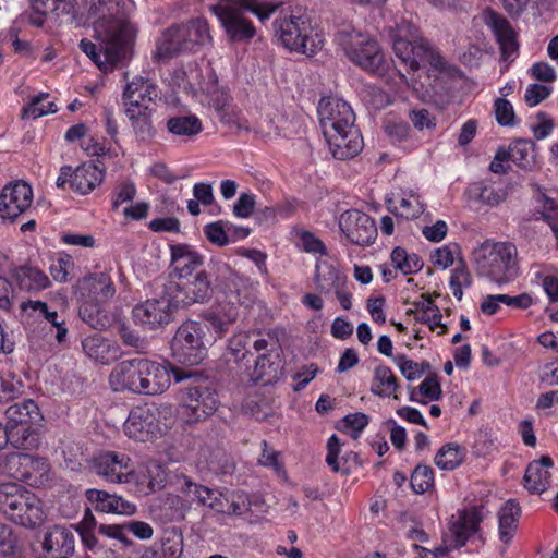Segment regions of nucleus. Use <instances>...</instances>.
<instances>
[{
	"instance_id": "obj_1",
	"label": "nucleus",
	"mask_w": 558,
	"mask_h": 558,
	"mask_svg": "<svg viewBox=\"0 0 558 558\" xmlns=\"http://www.w3.org/2000/svg\"><path fill=\"white\" fill-rule=\"evenodd\" d=\"M132 0H97L88 10L98 46L87 39L80 43L81 50L101 70L108 71L120 62L135 36L129 22Z\"/></svg>"
},
{
	"instance_id": "obj_2",
	"label": "nucleus",
	"mask_w": 558,
	"mask_h": 558,
	"mask_svg": "<svg viewBox=\"0 0 558 558\" xmlns=\"http://www.w3.org/2000/svg\"><path fill=\"white\" fill-rule=\"evenodd\" d=\"M319 123L332 156L351 159L363 148V138L355 126L351 106L338 97L322 98L318 104Z\"/></svg>"
},
{
	"instance_id": "obj_3",
	"label": "nucleus",
	"mask_w": 558,
	"mask_h": 558,
	"mask_svg": "<svg viewBox=\"0 0 558 558\" xmlns=\"http://www.w3.org/2000/svg\"><path fill=\"white\" fill-rule=\"evenodd\" d=\"M282 2L269 0H222L211 7L226 34L232 41H246L255 36L253 23L244 16V11L256 15L260 22L267 21Z\"/></svg>"
},
{
	"instance_id": "obj_4",
	"label": "nucleus",
	"mask_w": 558,
	"mask_h": 558,
	"mask_svg": "<svg viewBox=\"0 0 558 558\" xmlns=\"http://www.w3.org/2000/svg\"><path fill=\"white\" fill-rule=\"evenodd\" d=\"M158 86L149 78L135 76L123 90L122 100L124 113L131 126L141 140L150 138L154 135L151 116L153 106L159 98Z\"/></svg>"
},
{
	"instance_id": "obj_5",
	"label": "nucleus",
	"mask_w": 558,
	"mask_h": 558,
	"mask_svg": "<svg viewBox=\"0 0 558 558\" xmlns=\"http://www.w3.org/2000/svg\"><path fill=\"white\" fill-rule=\"evenodd\" d=\"M274 31L278 41L290 51L313 56L324 46L323 36L305 12L281 13L274 22Z\"/></svg>"
},
{
	"instance_id": "obj_6",
	"label": "nucleus",
	"mask_w": 558,
	"mask_h": 558,
	"mask_svg": "<svg viewBox=\"0 0 558 558\" xmlns=\"http://www.w3.org/2000/svg\"><path fill=\"white\" fill-rule=\"evenodd\" d=\"M396 57L411 71H416L422 63H429L434 69H445V59L435 51L429 43L417 36V28L408 21H402L389 29Z\"/></svg>"
},
{
	"instance_id": "obj_7",
	"label": "nucleus",
	"mask_w": 558,
	"mask_h": 558,
	"mask_svg": "<svg viewBox=\"0 0 558 558\" xmlns=\"http://www.w3.org/2000/svg\"><path fill=\"white\" fill-rule=\"evenodd\" d=\"M517 247L510 242L485 241L473 253L477 274L498 284L508 283L517 276Z\"/></svg>"
},
{
	"instance_id": "obj_8",
	"label": "nucleus",
	"mask_w": 558,
	"mask_h": 558,
	"mask_svg": "<svg viewBox=\"0 0 558 558\" xmlns=\"http://www.w3.org/2000/svg\"><path fill=\"white\" fill-rule=\"evenodd\" d=\"M335 41L343 50L347 58L364 71L383 76L388 62L376 40L356 31L351 25H344L335 34Z\"/></svg>"
},
{
	"instance_id": "obj_9",
	"label": "nucleus",
	"mask_w": 558,
	"mask_h": 558,
	"mask_svg": "<svg viewBox=\"0 0 558 558\" xmlns=\"http://www.w3.org/2000/svg\"><path fill=\"white\" fill-rule=\"evenodd\" d=\"M0 509L9 520L25 527L40 525L45 517L41 501L13 482L0 484Z\"/></svg>"
},
{
	"instance_id": "obj_10",
	"label": "nucleus",
	"mask_w": 558,
	"mask_h": 558,
	"mask_svg": "<svg viewBox=\"0 0 558 558\" xmlns=\"http://www.w3.org/2000/svg\"><path fill=\"white\" fill-rule=\"evenodd\" d=\"M168 414H171L170 407L137 405L130 411L124 422V433L137 441H153L170 428Z\"/></svg>"
},
{
	"instance_id": "obj_11",
	"label": "nucleus",
	"mask_w": 558,
	"mask_h": 558,
	"mask_svg": "<svg viewBox=\"0 0 558 558\" xmlns=\"http://www.w3.org/2000/svg\"><path fill=\"white\" fill-rule=\"evenodd\" d=\"M206 326L195 320L184 322L171 341L172 356L181 364L197 365L207 354L204 342Z\"/></svg>"
},
{
	"instance_id": "obj_12",
	"label": "nucleus",
	"mask_w": 558,
	"mask_h": 558,
	"mask_svg": "<svg viewBox=\"0 0 558 558\" xmlns=\"http://www.w3.org/2000/svg\"><path fill=\"white\" fill-rule=\"evenodd\" d=\"M4 471L13 478L24 481L31 486L39 487L48 480L50 466L45 458L29 453H9L4 463Z\"/></svg>"
},
{
	"instance_id": "obj_13",
	"label": "nucleus",
	"mask_w": 558,
	"mask_h": 558,
	"mask_svg": "<svg viewBox=\"0 0 558 558\" xmlns=\"http://www.w3.org/2000/svg\"><path fill=\"white\" fill-rule=\"evenodd\" d=\"M216 392L207 386L186 387L182 391L180 415L186 422H198L211 415L218 408Z\"/></svg>"
},
{
	"instance_id": "obj_14",
	"label": "nucleus",
	"mask_w": 558,
	"mask_h": 558,
	"mask_svg": "<svg viewBox=\"0 0 558 558\" xmlns=\"http://www.w3.org/2000/svg\"><path fill=\"white\" fill-rule=\"evenodd\" d=\"M94 472L109 483H131L135 470L128 454L117 451L100 452L93 459Z\"/></svg>"
},
{
	"instance_id": "obj_15",
	"label": "nucleus",
	"mask_w": 558,
	"mask_h": 558,
	"mask_svg": "<svg viewBox=\"0 0 558 558\" xmlns=\"http://www.w3.org/2000/svg\"><path fill=\"white\" fill-rule=\"evenodd\" d=\"M178 307L173 296L169 295L166 287L165 294L158 299H149L134 306L132 311L136 325L155 329L171 320L172 310Z\"/></svg>"
},
{
	"instance_id": "obj_16",
	"label": "nucleus",
	"mask_w": 558,
	"mask_h": 558,
	"mask_svg": "<svg viewBox=\"0 0 558 558\" xmlns=\"http://www.w3.org/2000/svg\"><path fill=\"white\" fill-rule=\"evenodd\" d=\"M169 295L173 296L178 306H189L195 303H205L213 295V283L208 274L198 271L186 282H170L168 286Z\"/></svg>"
},
{
	"instance_id": "obj_17",
	"label": "nucleus",
	"mask_w": 558,
	"mask_h": 558,
	"mask_svg": "<svg viewBox=\"0 0 558 558\" xmlns=\"http://www.w3.org/2000/svg\"><path fill=\"white\" fill-rule=\"evenodd\" d=\"M33 203V189L24 181L7 184L0 193V218L10 222L26 213Z\"/></svg>"
},
{
	"instance_id": "obj_18",
	"label": "nucleus",
	"mask_w": 558,
	"mask_h": 558,
	"mask_svg": "<svg viewBox=\"0 0 558 558\" xmlns=\"http://www.w3.org/2000/svg\"><path fill=\"white\" fill-rule=\"evenodd\" d=\"M339 228L351 243L361 246L373 244L377 236L374 219L356 209L347 210L340 216Z\"/></svg>"
},
{
	"instance_id": "obj_19",
	"label": "nucleus",
	"mask_w": 558,
	"mask_h": 558,
	"mask_svg": "<svg viewBox=\"0 0 558 558\" xmlns=\"http://www.w3.org/2000/svg\"><path fill=\"white\" fill-rule=\"evenodd\" d=\"M145 359H130L113 366L109 375V385L116 392L141 395Z\"/></svg>"
},
{
	"instance_id": "obj_20",
	"label": "nucleus",
	"mask_w": 558,
	"mask_h": 558,
	"mask_svg": "<svg viewBox=\"0 0 558 558\" xmlns=\"http://www.w3.org/2000/svg\"><path fill=\"white\" fill-rule=\"evenodd\" d=\"M171 372L177 381L184 378L169 365L145 359L141 395L155 396L165 392L171 385Z\"/></svg>"
},
{
	"instance_id": "obj_21",
	"label": "nucleus",
	"mask_w": 558,
	"mask_h": 558,
	"mask_svg": "<svg viewBox=\"0 0 558 558\" xmlns=\"http://www.w3.org/2000/svg\"><path fill=\"white\" fill-rule=\"evenodd\" d=\"M78 292L81 300L104 305L114 296L116 287L108 272H95L80 280Z\"/></svg>"
},
{
	"instance_id": "obj_22",
	"label": "nucleus",
	"mask_w": 558,
	"mask_h": 558,
	"mask_svg": "<svg viewBox=\"0 0 558 558\" xmlns=\"http://www.w3.org/2000/svg\"><path fill=\"white\" fill-rule=\"evenodd\" d=\"M483 22L494 33L501 54L505 59L510 58L518 49L515 33L509 21L500 13L487 9L483 13Z\"/></svg>"
},
{
	"instance_id": "obj_23",
	"label": "nucleus",
	"mask_w": 558,
	"mask_h": 558,
	"mask_svg": "<svg viewBox=\"0 0 558 558\" xmlns=\"http://www.w3.org/2000/svg\"><path fill=\"white\" fill-rule=\"evenodd\" d=\"M481 515L475 510L462 512L457 520L451 521L444 542L448 549H459L464 546L471 535L476 533Z\"/></svg>"
},
{
	"instance_id": "obj_24",
	"label": "nucleus",
	"mask_w": 558,
	"mask_h": 558,
	"mask_svg": "<svg viewBox=\"0 0 558 558\" xmlns=\"http://www.w3.org/2000/svg\"><path fill=\"white\" fill-rule=\"evenodd\" d=\"M220 271L226 275L229 299L234 303V298L238 304L244 307L252 306L257 299L258 282L239 275L227 264L221 265Z\"/></svg>"
},
{
	"instance_id": "obj_25",
	"label": "nucleus",
	"mask_w": 558,
	"mask_h": 558,
	"mask_svg": "<svg viewBox=\"0 0 558 558\" xmlns=\"http://www.w3.org/2000/svg\"><path fill=\"white\" fill-rule=\"evenodd\" d=\"M87 501L97 512L120 515H132L136 512V506L121 496L109 494L106 490L89 488L85 492Z\"/></svg>"
},
{
	"instance_id": "obj_26",
	"label": "nucleus",
	"mask_w": 558,
	"mask_h": 558,
	"mask_svg": "<svg viewBox=\"0 0 558 558\" xmlns=\"http://www.w3.org/2000/svg\"><path fill=\"white\" fill-rule=\"evenodd\" d=\"M82 348L90 360L102 365H109L122 355L121 348L116 341L98 333L85 337L82 340Z\"/></svg>"
},
{
	"instance_id": "obj_27",
	"label": "nucleus",
	"mask_w": 558,
	"mask_h": 558,
	"mask_svg": "<svg viewBox=\"0 0 558 558\" xmlns=\"http://www.w3.org/2000/svg\"><path fill=\"white\" fill-rule=\"evenodd\" d=\"M170 251L173 272L180 279L191 277L204 264V256L191 245L174 244Z\"/></svg>"
},
{
	"instance_id": "obj_28",
	"label": "nucleus",
	"mask_w": 558,
	"mask_h": 558,
	"mask_svg": "<svg viewBox=\"0 0 558 558\" xmlns=\"http://www.w3.org/2000/svg\"><path fill=\"white\" fill-rule=\"evenodd\" d=\"M43 548L49 558H69L75 548L74 533L64 526L56 525L47 532Z\"/></svg>"
},
{
	"instance_id": "obj_29",
	"label": "nucleus",
	"mask_w": 558,
	"mask_h": 558,
	"mask_svg": "<svg viewBox=\"0 0 558 558\" xmlns=\"http://www.w3.org/2000/svg\"><path fill=\"white\" fill-rule=\"evenodd\" d=\"M22 312L35 318H44L57 329L56 339L59 343L63 342L68 335L65 320L61 318L56 310H52L46 302L39 300H28L21 303Z\"/></svg>"
},
{
	"instance_id": "obj_30",
	"label": "nucleus",
	"mask_w": 558,
	"mask_h": 558,
	"mask_svg": "<svg viewBox=\"0 0 558 558\" xmlns=\"http://www.w3.org/2000/svg\"><path fill=\"white\" fill-rule=\"evenodd\" d=\"M553 460L544 456L537 461L531 462L523 477L524 487L532 494H542L550 485V472Z\"/></svg>"
},
{
	"instance_id": "obj_31",
	"label": "nucleus",
	"mask_w": 558,
	"mask_h": 558,
	"mask_svg": "<svg viewBox=\"0 0 558 558\" xmlns=\"http://www.w3.org/2000/svg\"><path fill=\"white\" fill-rule=\"evenodd\" d=\"M167 481L166 469L156 461L145 463L138 472H135V478L138 487V493L142 495H149L156 490L161 489Z\"/></svg>"
},
{
	"instance_id": "obj_32",
	"label": "nucleus",
	"mask_w": 558,
	"mask_h": 558,
	"mask_svg": "<svg viewBox=\"0 0 558 558\" xmlns=\"http://www.w3.org/2000/svg\"><path fill=\"white\" fill-rule=\"evenodd\" d=\"M175 26L186 51L196 50L211 40L208 23L203 19H195Z\"/></svg>"
},
{
	"instance_id": "obj_33",
	"label": "nucleus",
	"mask_w": 558,
	"mask_h": 558,
	"mask_svg": "<svg viewBox=\"0 0 558 558\" xmlns=\"http://www.w3.org/2000/svg\"><path fill=\"white\" fill-rule=\"evenodd\" d=\"M5 416L9 429L35 425L41 418L39 408L31 399L10 405L5 411Z\"/></svg>"
},
{
	"instance_id": "obj_34",
	"label": "nucleus",
	"mask_w": 558,
	"mask_h": 558,
	"mask_svg": "<svg viewBox=\"0 0 558 558\" xmlns=\"http://www.w3.org/2000/svg\"><path fill=\"white\" fill-rule=\"evenodd\" d=\"M104 180V171L94 163H82L73 170L71 190L77 194L86 195L98 186Z\"/></svg>"
},
{
	"instance_id": "obj_35",
	"label": "nucleus",
	"mask_w": 558,
	"mask_h": 558,
	"mask_svg": "<svg viewBox=\"0 0 558 558\" xmlns=\"http://www.w3.org/2000/svg\"><path fill=\"white\" fill-rule=\"evenodd\" d=\"M239 316L238 307L229 300L228 302H218L205 313V319L218 335L228 331Z\"/></svg>"
},
{
	"instance_id": "obj_36",
	"label": "nucleus",
	"mask_w": 558,
	"mask_h": 558,
	"mask_svg": "<svg viewBox=\"0 0 558 558\" xmlns=\"http://www.w3.org/2000/svg\"><path fill=\"white\" fill-rule=\"evenodd\" d=\"M186 51L184 43L175 25L165 29L156 43V50L153 52L155 61H162L173 58L180 52Z\"/></svg>"
},
{
	"instance_id": "obj_37",
	"label": "nucleus",
	"mask_w": 558,
	"mask_h": 558,
	"mask_svg": "<svg viewBox=\"0 0 558 558\" xmlns=\"http://www.w3.org/2000/svg\"><path fill=\"white\" fill-rule=\"evenodd\" d=\"M347 277L332 264L317 263L315 266L314 282L322 293L332 292L339 284H344Z\"/></svg>"
},
{
	"instance_id": "obj_38",
	"label": "nucleus",
	"mask_w": 558,
	"mask_h": 558,
	"mask_svg": "<svg viewBox=\"0 0 558 558\" xmlns=\"http://www.w3.org/2000/svg\"><path fill=\"white\" fill-rule=\"evenodd\" d=\"M521 514V508L518 502L510 499L499 510V538L502 543L508 544L514 536L518 522Z\"/></svg>"
},
{
	"instance_id": "obj_39",
	"label": "nucleus",
	"mask_w": 558,
	"mask_h": 558,
	"mask_svg": "<svg viewBox=\"0 0 558 558\" xmlns=\"http://www.w3.org/2000/svg\"><path fill=\"white\" fill-rule=\"evenodd\" d=\"M389 210L398 217L404 219H415L423 214L425 206L421 197L414 192H403L402 195L395 202L388 199Z\"/></svg>"
},
{
	"instance_id": "obj_40",
	"label": "nucleus",
	"mask_w": 558,
	"mask_h": 558,
	"mask_svg": "<svg viewBox=\"0 0 558 558\" xmlns=\"http://www.w3.org/2000/svg\"><path fill=\"white\" fill-rule=\"evenodd\" d=\"M13 278L20 289L28 292H38L50 286V280L41 270L31 267L21 266L14 269Z\"/></svg>"
},
{
	"instance_id": "obj_41",
	"label": "nucleus",
	"mask_w": 558,
	"mask_h": 558,
	"mask_svg": "<svg viewBox=\"0 0 558 558\" xmlns=\"http://www.w3.org/2000/svg\"><path fill=\"white\" fill-rule=\"evenodd\" d=\"M253 355L250 332H238L231 337L227 351L229 361L233 360L241 368L244 367L248 369L253 361Z\"/></svg>"
},
{
	"instance_id": "obj_42",
	"label": "nucleus",
	"mask_w": 558,
	"mask_h": 558,
	"mask_svg": "<svg viewBox=\"0 0 558 558\" xmlns=\"http://www.w3.org/2000/svg\"><path fill=\"white\" fill-rule=\"evenodd\" d=\"M509 160L523 170H531L535 163V146L533 141L519 138L506 149Z\"/></svg>"
},
{
	"instance_id": "obj_43",
	"label": "nucleus",
	"mask_w": 558,
	"mask_h": 558,
	"mask_svg": "<svg viewBox=\"0 0 558 558\" xmlns=\"http://www.w3.org/2000/svg\"><path fill=\"white\" fill-rule=\"evenodd\" d=\"M397 377L391 368L386 365H378L374 369V376L371 385V391L380 397L389 398L398 389Z\"/></svg>"
},
{
	"instance_id": "obj_44",
	"label": "nucleus",
	"mask_w": 558,
	"mask_h": 558,
	"mask_svg": "<svg viewBox=\"0 0 558 558\" xmlns=\"http://www.w3.org/2000/svg\"><path fill=\"white\" fill-rule=\"evenodd\" d=\"M167 130L174 136L193 137L202 132V121L194 114L175 116L167 121Z\"/></svg>"
},
{
	"instance_id": "obj_45",
	"label": "nucleus",
	"mask_w": 558,
	"mask_h": 558,
	"mask_svg": "<svg viewBox=\"0 0 558 558\" xmlns=\"http://www.w3.org/2000/svg\"><path fill=\"white\" fill-rule=\"evenodd\" d=\"M465 458L464 447L449 442L442 446L435 456V464L446 471H451L458 468Z\"/></svg>"
},
{
	"instance_id": "obj_46",
	"label": "nucleus",
	"mask_w": 558,
	"mask_h": 558,
	"mask_svg": "<svg viewBox=\"0 0 558 558\" xmlns=\"http://www.w3.org/2000/svg\"><path fill=\"white\" fill-rule=\"evenodd\" d=\"M251 335V349H254L256 353H258L256 359H253V363L255 365V374L257 377H260L262 371L265 367V362L267 360L268 352H271L277 341L270 335L266 337H260V332L250 331Z\"/></svg>"
},
{
	"instance_id": "obj_47",
	"label": "nucleus",
	"mask_w": 558,
	"mask_h": 558,
	"mask_svg": "<svg viewBox=\"0 0 558 558\" xmlns=\"http://www.w3.org/2000/svg\"><path fill=\"white\" fill-rule=\"evenodd\" d=\"M9 442L16 449L32 450L40 445V436L34 425L9 429Z\"/></svg>"
},
{
	"instance_id": "obj_48",
	"label": "nucleus",
	"mask_w": 558,
	"mask_h": 558,
	"mask_svg": "<svg viewBox=\"0 0 558 558\" xmlns=\"http://www.w3.org/2000/svg\"><path fill=\"white\" fill-rule=\"evenodd\" d=\"M58 106L48 93H39L34 96L26 107L23 108V118L38 119L49 113H56Z\"/></svg>"
},
{
	"instance_id": "obj_49",
	"label": "nucleus",
	"mask_w": 558,
	"mask_h": 558,
	"mask_svg": "<svg viewBox=\"0 0 558 558\" xmlns=\"http://www.w3.org/2000/svg\"><path fill=\"white\" fill-rule=\"evenodd\" d=\"M390 258L393 267L400 270L403 275L418 272L424 265L422 258L417 254H409L402 247L393 248Z\"/></svg>"
},
{
	"instance_id": "obj_50",
	"label": "nucleus",
	"mask_w": 558,
	"mask_h": 558,
	"mask_svg": "<svg viewBox=\"0 0 558 558\" xmlns=\"http://www.w3.org/2000/svg\"><path fill=\"white\" fill-rule=\"evenodd\" d=\"M410 485L415 494H424L434 486V471L429 465L417 464L410 478Z\"/></svg>"
},
{
	"instance_id": "obj_51",
	"label": "nucleus",
	"mask_w": 558,
	"mask_h": 558,
	"mask_svg": "<svg viewBox=\"0 0 558 558\" xmlns=\"http://www.w3.org/2000/svg\"><path fill=\"white\" fill-rule=\"evenodd\" d=\"M81 306L78 315L84 323L93 327L94 329H101L106 326L105 316L102 314L101 306L87 300H81Z\"/></svg>"
},
{
	"instance_id": "obj_52",
	"label": "nucleus",
	"mask_w": 558,
	"mask_h": 558,
	"mask_svg": "<svg viewBox=\"0 0 558 558\" xmlns=\"http://www.w3.org/2000/svg\"><path fill=\"white\" fill-rule=\"evenodd\" d=\"M472 284V276L468 270L466 266L461 262L456 268L452 270L449 286L452 291V294L458 300H461L463 296V288H469Z\"/></svg>"
},
{
	"instance_id": "obj_53",
	"label": "nucleus",
	"mask_w": 558,
	"mask_h": 558,
	"mask_svg": "<svg viewBox=\"0 0 558 558\" xmlns=\"http://www.w3.org/2000/svg\"><path fill=\"white\" fill-rule=\"evenodd\" d=\"M393 362L399 367L401 374L408 380H415L422 377L425 372L429 368V363H415L409 360L405 355H397L393 357Z\"/></svg>"
},
{
	"instance_id": "obj_54",
	"label": "nucleus",
	"mask_w": 558,
	"mask_h": 558,
	"mask_svg": "<svg viewBox=\"0 0 558 558\" xmlns=\"http://www.w3.org/2000/svg\"><path fill=\"white\" fill-rule=\"evenodd\" d=\"M23 384L11 373L0 372V402H8L22 393Z\"/></svg>"
},
{
	"instance_id": "obj_55",
	"label": "nucleus",
	"mask_w": 558,
	"mask_h": 558,
	"mask_svg": "<svg viewBox=\"0 0 558 558\" xmlns=\"http://www.w3.org/2000/svg\"><path fill=\"white\" fill-rule=\"evenodd\" d=\"M205 97L207 105L214 108L222 118L229 105V95L223 89H220L215 82L206 88Z\"/></svg>"
},
{
	"instance_id": "obj_56",
	"label": "nucleus",
	"mask_w": 558,
	"mask_h": 558,
	"mask_svg": "<svg viewBox=\"0 0 558 558\" xmlns=\"http://www.w3.org/2000/svg\"><path fill=\"white\" fill-rule=\"evenodd\" d=\"M368 423L369 416L362 412L348 414L342 420L343 430L354 439L361 436Z\"/></svg>"
},
{
	"instance_id": "obj_57",
	"label": "nucleus",
	"mask_w": 558,
	"mask_h": 558,
	"mask_svg": "<svg viewBox=\"0 0 558 558\" xmlns=\"http://www.w3.org/2000/svg\"><path fill=\"white\" fill-rule=\"evenodd\" d=\"M232 227V225L228 221H216L205 226V234L207 239L219 246L227 245L229 243V238L227 231Z\"/></svg>"
},
{
	"instance_id": "obj_58",
	"label": "nucleus",
	"mask_w": 558,
	"mask_h": 558,
	"mask_svg": "<svg viewBox=\"0 0 558 558\" xmlns=\"http://www.w3.org/2000/svg\"><path fill=\"white\" fill-rule=\"evenodd\" d=\"M495 117L502 126H513L517 124L513 107L507 99L498 98L495 101Z\"/></svg>"
},
{
	"instance_id": "obj_59",
	"label": "nucleus",
	"mask_w": 558,
	"mask_h": 558,
	"mask_svg": "<svg viewBox=\"0 0 558 558\" xmlns=\"http://www.w3.org/2000/svg\"><path fill=\"white\" fill-rule=\"evenodd\" d=\"M472 192L476 195L478 201L489 206L498 205L505 198V193L502 191H497L482 184L474 185L472 187Z\"/></svg>"
},
{
	"instance_id": "obj_60",
	"label": "nucleus",
	"mask_w": 558,
	"mask_h": 558,
	"mask_svg": "<svg viewBox=\"0 0 558 558\" xmlns=\"http://www.w3.org/2000/svg\"><path fill=\"white\" fill-rule=\"evenodd\" d=\"M457 252L458 246L456 244L444 245L435 250L432 255V260L435 266L446 269L453 264Z\"/></svg>"
},
{
	"instance_id": "obj_61",
	"label": "nucleus",
	"mask_w": 558,
	"mask_h": 558,
	"mask_svg": "<svg viewBox=\"0 0 558 558\" xmlns=\"http://www.w3.org/2000/svg\"><path fill=\"white\" fill-rule=\"evenodd\" d=\"M1 527V536L0 541V550L1 554L7 558H19L20 557V546L17 544L16 538L12 535L11 531L5 526Z\"/></svg>"
},
{
	"instance_id": "obj_62",
	"label": "nucleus",
	"mask_w": 558,
	"mask_h": 558,
	"mask_svg": "<svg viewBox=\"0 0 558 558\" xmlns=\"http://www.w3.org/2000/svg\"><path fill=\"white\" fill-rule=\"evenodd\" d=\"M136 195V186L132 181L121 182L113 192L112 207L116 209L126 202L133 201Z\"/></svg>"
},
{
	"instance_id": "obj_63",
	"label": "nucleus",
	"mask_w": 558,
	"mask_h": 558,
	"mask_svg": "<svg viewBox=\"0 0 558 558\" xmlns=\"http://www.w3.org/2000/svg\"><path fill=\"white\" fill-rule=\"evenodd\" d=\"M299 246L306 253L326 254L324 243L310 231L300 232Z\"/></svg>"
},
{
	"instance_id": "obj_64",
	"label": "nucleus",
	"mask_w": 558,
	"mask_h": 558,
	"mask_svg": "<svg viewBox=\"0 0 558 558\" xmlns=\"http://www.w3.org/2000/svg\"><path fill=\"white\" fill-rule=\"evenodd\" d=\"M255 195L252 193H242L233 205V214L238 218H248L255 208Z\"/></svg>"
}]
</instances>
